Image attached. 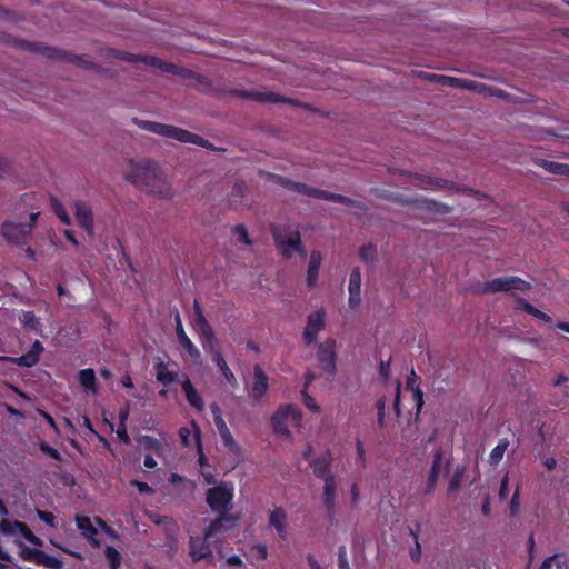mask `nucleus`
<instances>
[{"instance_id":"obj_1","label":"nucleus","mask_w":569,"mask_h":569,"mask_svg":"<svg viewBox=\"0 0 569 569\" xmlns=\"http://www.w3.org/2000/svg\"><path fill=\"white\" fill-rule=\"evenodd\" d=\"M126 179L144 189L148 193L168 198L171 196L170 186L162 178L157 163L152 160H143L132 167Z\"/></svg>"},{"instance_id":"obj_2","label":"nucleus","mask_w":569,"mask_h":569,"mask_svg":"<svg viewBox=\"0 0 569 569\" xmlns=\"http://www.w3.org/2000/svg\"><path fill=\"white\" fill-rule=\"evenodd\" d=\"M132 122L137 124L140 129L156 133L158 136L170 138L182 143H191L200 146L206 149H213L212 143L202 138L201 136H198L191 131L184 130L172 124L142 120L138 118H132Z\"/></svg>"},{"instance_id":"obj_3","label":"nucleus","mask_w":569,"mask_h":569,"mask_svg":"<svg viewBox=\"0 0 569 569\" xmlns=\"http://www.w3.org/2000/svg\"><path fill=\"white\" fill-rule=\"evenodd\" d=\"M13 44L22 50L41 53L48 59L64 60L84 68H91L93 66L92 62L86 61L78 54L70 53L56 47L44 46L40 42H30L23 39H14Z\"/></svg>"},{"instance_id":"obj_4","label":"nucleus","mask_w":569,"mask_h":569,"mask_svg":"<svg viewBox=\"0 0 569 569\" xmlns=\"http://www.w3.org/2000/svg\"><path fill=\"white\" fill-rule=\"evenodd\" d=\"M39 212H32L29 221L26 223L7 220L1 224L0 232L10 244L22 247L27 244L28 239L37 223Z\"/></svg>"},{"instance_id":"obj_5","label":"nucleus","mask_w":569,"mask_h":569,"mask_svg":"<svg viewBox=\"0 0 569 569\" xmlns=\"http://www.w3.org/2000/svg\"><path fill=\"white\" fill-rule=\"evenodd\" d=\"M532 288L531 283L517 276L498 277L486 281L481 289V293H496L508 292L513 295V291L526 292Z\"/></svg>"},{"instance_id":"obj_6","label":"nucleus","mask_w":569,"mask_h":569,"mask_svg":"<svg viewBox=\"0 0 569 569\" xmlns=\"http://www.w3.org/2000/svg\"><path fill=\"white\" fill-rule=\"evenodd\" d=\"M233 486L222 482L207 491L206 501L212 511L227 513L232 508Z\"/></svg>"},{"instance_id":"obj_7","label":"nucleus","mask_w":569,"mask_h":569,"mask_svg":"<svg viewBox=\"0 0 569 569\" xmlns=\"http://www.w3.org/2000/svg\"><path fill=\"white\" fill-rule=\"evenodd\" d=\"M273 240L279 253L286 258L290 259L293 257V253L297 252L300 256H306V249L301 242L300 233L295 232L289 236H283L279 231H272Z\"/></svg>"},{"instance_id":"obj_8","label":"nucleus","mask_w":569,"mask_h":569,"mask_svg":"<svg viewBox=\"0 0 569 569\" xmlns=\"http://www.w3.org/2000/svg\"><path fill=\"white\" fill-rule=\"evenodd\" d=\"M19 557L27 562H31L38 566H43L49 569H62L63 562L53 556L47 555L44 551L20 545Z\"/></svg>"},{"instance_id":"obj_9","label":"nucleus","mask_w":569,"mask_h":569,"mask_svg":"<svg viewBox=\"0 0 569 569\" xmlns=\"http://www.w3.org/2000/svg\"><path fill=\"white\" fill-rule=\"evenodd\" d=\"M292 419L299 421L301 419V412L296 405H286L277 409L271 417V425L273 431L279 436H289L290 431L287 427V421Z\"/></svg>"},{"instance_id":"obj_10","label":"nucleus","mask_w":569,"mask_h":569,"mask_svg":"<svg viewBox=\"0 0 569 569\" xmlns=\"http://www.w3.org/2000/svg\"><path fill=\"white\" fill-rule=\"evenodd\" d=\"M230 94L237 98L258 101V102H268V103H288L291 106H298V101L292 98H286L274 92L270 91H257V90H239L232 89L230 90Z\"/></svg>"},{"instance_id":"obj_11","label":"nucleus","mask_w":569,"mask_h":569,"mask_svg":"<svg viewBox=\"0 0 569 569\" xmlns=\"http://www.w3.org/2000/svg\"><path fill=\"white\" fill-rule=\"evenodd\" d=\"M271 178L274 183H277L290 191H293L296 193L307 196V197L313 198V199H320V200H323V198H325L326 190L308 186L307 183H303V182H296L288 178L277 176V174H271Z\"/></svg>"},{"instance_id":"obj_12","label":"nucleus","mask_w":569,"mask_h":569,"mask_svg":"<svg viewBox=\"0 0 569 569\" xmlns=\"http://www.w3.org/2000/svg\"><path fill=\"white\" fill-rule=\"evenodd\" d=\"M326 312L322 308L310 313L307 319V326L303 331V340L306 345H312L318 337V333L323 330L326 326Z\"/></svg>"},{"instance_id":"obj_13","label":"nucleus","mask_w":569,"mask_h":569,"mask_svg":"<svg viewBox=\"0 0 569 569\" xmlns=\"http://www.w3.org/2000/svg\"><path fill=\"white\" fill-rule=\"evenodd\" d=\"M43 345L39 340H36L27 353L20 357H0V360L17 365L19 367L31 368L39 362L40 355L43 352Z\"/></svg>"},{"instance_id":"obj_14","label":"nucleus","mask_w":569,"mask_h":569,"mask_svg":"<svg viewBox=\"0 0 569 569\" xmlns=\"http://www.w3.org/2000/svg\"><path fill=\"white\" fill-rule=\"evenodd\" d=\"M213 537H190V557L193 562L212 557L211 542Z\"/></svg>"},{"instance_id":"obj_15","label":"nucleus","mask_w":569,"mask_h":569,"mask_svg":"<svg viewBox=\"0 0 569 569\" xmlns=\"http://www.w3.org/2000/svg\"><path fill=\"white\" fill-rule=\"evenodd\" d=\"M335 341L329 339L318 347L317 358L322 369L329 375L336 373V352H335Z\"/></svg>"},{"instance_id":"obj_16","label":"nucleus","mask_w":569,"mask_h":569,"mask_svg":"<svg viewBox=\"0 0 569 569\" xmlns=\"http://www.w3.org/2000/svg\"><path fill=\"white\" fill-rule=\"evenodd\" d=\"M288 513L282 507L269 511L268 525L274 529L280 540H287Z\"/></svg>"},{"instance_id":"obj_17","label":"nucleus","mask_w":569,"mask_h":569,"mask_svg":"<svg viewBox=\"0 0 569 569\" xmlns=\"http://www.w3.org/2000/svg\"><path fill=\"white\" fill-rule=\"evenodd\" d=\"M74 216L78 224L88 232L93 233V214L91 207L81 200L74 202Z\"/></svg>"},{"instance_id":"obj_18","label":"nucleus","mask_w":569,"mask_h":569,"mask_svg":"<svg viewBox=\"0 0 569 569\" xmlns=\"http://www.w3.org/2000/svg\"><path fill=\"white\" fill-rule=\"evenodd\" d=\"M269 387V378L260 365L253 367V383L251 397L254 402H259L267 393Z\"/></svg>"},{"instance_id":"obj_19","label":"nucleus","mask_w":569,"mask_h":569,"mask_svg":"<svg viewBox=\"0 0 569 569\" xmlns=\"http://www.w3.org/2000/svg\"><path fill=\"white\" fill-rule=\"evenodd\" d=\"M237 518L232 515L219 513V517L211 521V523L206 528V536L213 537L218 532H224L232 529L236 526Z\"/></svg>"},{"instance_id":"obj_20","label":"nucleus","mask_w":569,"mask_h":569,"mask_svg":"<svg viewBox=\"0 0 569 569\" xmlns=\"http://www.w3.org/2000/svg\"><path fill=\"white\" fill-rule=\"evenodd\" d=\"M442 463H443V450L441 448H438L433 452L432 465H431V468L429 471L428 481H427V486H426V490H425L426 493H431L435 490L438 479H439V476H440V472H441V469H442Z\"/></svg>"},{"instance_id":"obj_21","label":"nucleus","mask_w":569,"mask_h":569,"mask_svg":"<svg viewBox=\"0 0 569 569\" xmlns=\"http://www.w3.org/2000/svg\"><path fill=\"white\" fill-rule=\"evenodd\" d=\"M323 507L330 521L336 512V480L335 477L326 479L323 486Z\"/></svg>"},{"instance_id":"obj_22","label":"nucleus","mask_w":569,"mask_h":569,"mask_svg":"<svg viewBox=\"0 0 569 569\" xmlns=\"http://www.w3.org/2000/svg\"><path fill=\"white\" fill-rule=\"evenodd\" d=\"M78 530L81 536L90 541V543L94 547H99L100 542L96 539L98 535V529L92 523V520L88 516H76L74 518Z\"/></svg>"},{"instance_id":"obj_23","label":"nucleus","mask_w":569,"mask_h":569,"mask_svg":"<svg viewBox=\"0 0 569 569\" xmlns=\"http://www.w3.org/2000/svg\"><path fill=\"white\" fill-rule=\"evenodd\" d=\"M422 78L431 81V82H438L441 86H450L453 88H471L472 81L466 80V79H459L448 76H441L436 73H429V72H422Z\"/></svg>"},{"instance_id":"obj_24","label":"nucleus","mask_w":569,"mask_h":569,"mask_svg":"<svg viewBox=\"0 0 569 569\" xmlns=\"http://www.w3.org/2000/svg\"><path fill=\"white\" fill-rule=\"evenodd\" d=\"M420 377H418L415 371H411V375L407 379V389L412 391V399L415 401L416 407V419H418L419 413L423 406V392L419 387Z\"/></svg>"},{"instance_id":"obj_25","label":"nucleus","mask_w":569,"mask_h":569,"mask_svg":"<svg viewBox=\"0 0 569 569\" xmlns=\"http://www.w3.org/2000/svg\"><path fill=\"white\" fill-rule=\"evenodd\" d=\"M182 390L184 391L188 403L197 409L198 411H202L204 409V402L202 397L198 393L196 388L193 387L190 379L186 376L183 381L181 382Z\"/></svg>"},{"instance_id":"obj_26","label":"nucleus","mask_w":569,"mask_h":569,"mask_svg":"<svg viewBox=\"0 0 569 569\" xmlns=\"http://www.w3.org/2000/svg\"><path fill=\"white\" fill-rule=\"evenodd\" d=\"M407 203L416 204L418 208L437 214H446L451 211V208L448 204L426 198L410 200L407 201Z\"/></svg>"},{"instance_id":"obj_27","label":"nucleus","mask_w":569,"mask_h":569,"mask_svg":"<svg viewBox=\"0 0 569 569\" xmlns=\"http://www.w3.org/2000/svg\"><path fill=\"white\" fill-rule=\"evenodd\" d=\"M310 466L313 470V473L317 478L322 479L326 481V479L333 477L330 473V467H331V457L328 453L325 457H319L310 461Z\"/></svg>"},{"instance_id":"obj_28","label":"nucleus","mask_w":569,"mask_h":569,"mask_svg":"<svg viewBox=\"0 0 569 569\" xmlns=\"http://www.w3.org/2000/svg\"><path fill=\"white\" fill-rule=\"evenodd\" d=\"M321 261L322 256L319 251L315 250L310 253V259L307 269V286L309 288H312L318 280Z\"/></svg>"},{"instance_id":"obj_29","label":"nucleus","mask_w":569,"mask_h":569,"mask_svg":"<svg viewBox=\"0 0 569 569\" xmlns=\"http://www.w3.org/2000/svg\"><path fill=\"white\" fill-rule=\"evenodd\" d=\"M516 303L517 309L543 321L545 323H552V318L548 313L539 310L533 305L528 302L525 298L516 297Z\"/></svg>"},{"instance_id":"obj_30","label":"nucleus","mask_w":569,"mask_h":569,"mask_svg":"<svg viewBox=\"0 0 569 569\" xmlns=\"http://www.w3.org/2000/svg\"><path fill=\"white\" fill-rule=\"evenodd\" d=\"M533 161L537 166L541 167L543 170H546L549 173L569 177V164L568 163L550 161V160H546V159H541V158H537Z\"/></svg>"},{"instance_id":"obj_31","label":"nucleus","mask_w":569,"mask_h":569,"mask_svg":"<svg viewBox=\"0 0 569 569\" xmlns=\"http://www.w3.org/2000/svg\"><path fill=\"white\" fill-rule=\"evenodd\" d=\"M212 361L219 368V370L221 371L222 376L228 381V383H230L231 386H236L237 379H236L233 372L231 371V369L228 367V365L223 358V355L221 353L220 350H213Z\"/></svg>"},{"instance_id":"obj_32","label":"nucleus","mask_w":569,"mask_h":569,"mask_svg":"<svg viewBox=\"0 0 569 569\" xmlns=\"http://www.w3.org/2000/svg\"><path fill=\"white\" fill-rule=\"evenodd\" d=\"M154 369H156L157 380L164 386L171 385L178 378V372L170 371L168 368V365L164 363L163 361L157 362L154 366Z\"/></svg>"},{"instance_id":"obj_33","label":"nucleus","mask_w":569,"mask_h":569,"mask_svg":"<svg viewBox=\"0 0 569 569\" xmlns=\"http://www.w3.org/2000/svg\"><path fill=\"white\" fill-rule=\"evenodd\" d=\"M323 200L336 202V203H341L347 207H351V208H356V209H360V210L366 209V206L359 200H355L349 197H346V196H342L339 193H335V192H330L327 190H326Z\"/></svg>"},{"instance_id":"obj_34","label":"nucleus","mask_w":569,"mask_h":569,"mask_svg":"<svg viewBox=\"0 0 569 569\" xmlns=\"http://www.w3.org/2000/svg\"><path fill=\"white\" fill-rule=\"evenodd\" d=\"M79 383L91 393H97V379L93 369H82L78 373Z\"/></svg>"},{"instance_id":"obj_35","label":"nucleus","mask_w":569,"mask_h":569,"mask_svg":"<svg viewBox=\"0 0 569 569\" xmlns=\"http://www.w3.org/2000/svg\"><path fill=\"white\" fill-rule=\"evenodd\" d=\"M466 471H467V467L465 465L456 466L453 473L448 483V488H447L448 495H455L460 490L461 482H462Z\"/></svg>"},{"instance_id":"obj_36","label":"nucleus","mask_w":569,"mask_h":569,"mask_svg":"<svg viewBox=\"0 0 569 569\" xmlns=\"http://www.w3.org/2000/svg\"><path fill=\"white\" fill-rule=\"evenodd\" d=\"M178 341H179L180 347L188 353V356L191 358V360L194 363L200 362L201 352L187 335H183V336L180 335V338H178Z\"/></svg>"},{"instance_id":"obj_37","label":"nucleus","mask_w":569,"mask_h":569,"mask_svg":"<svg viewBox=\"0 0 569 569\" xmlns=\"http://www.w3.org/2000/svg\"><path fill=\"white\" fill-rule=\"evenodd\" d=\"M509 445L510 442L507 438L499 439L497 446L490 452L489 461L492 466H498L501 462Z\"/></svg>"},{"instance_id":"obj_38","label":"nucleus","mask_w":569,"mask_h":569,"mask_svg":"<svg viewBox=\"0 0 569 569\" xmlns=\"http://www.w3.org/2000/svg\"><path fill=\"white\" fill-rule=\"evenodd\" d=\"M198 333L200 336V341L204 349H209L212 355L213 350H219L216 346V336L211 326L198 330Z\"/></svg>"},{"instance_id":"obj_39","label":"nucleus","mask_w":569,"mask_h":569,"mask_svg":"<svg viewBox=\"0 0 569 569\" xmlns=\"http://www.w3.org/2000/svg\"><path fill=\"white\" fill-rule=\"evenodd\" d=\"M148 66H150L152 68H157L163 72L171 73V74H177V72L179 70V66L171 63V62H166V61H163L157 57H153V56H150L148 58Z\"/></svg>"},{"instance_id":"obj_40","label":"nucleus","mask_w":569,"mask_h":569,"mask_svg":"<svg viewBox=\"0 0 569 569\" xmlns=\"http://www.w3.org/2000/svg\"><path fill=\"white\" fill-rule=\"evenodd\" d=\"M104 556L109 561L110 569H119L122 561L121 553L112 546H107L104 548Z\"/></svg>"},{"instance_id":"obj_41","label":"nucleus","mask_w":569,"mask_h":569,"mask_svg":"<svg viewBox=\"0 0 569 569\" xmlns=\"http://www.w3.org/2000/svg\"><path fill=\"white\" fill-rule=\"evenodd\" d=\"M51 207L53 209V212L59 218V220L63 223L69 226L71 223L70 216L68 214L67 210L64 209L63 204L54 197L51 198Z\"/></svg>"},{"instance_id":"obj_42","label":"nucleus","mask_w":569,"mask_h":569,"mask_svg":"<svg viewBox=\"0 0 569 569\" xmlns=\"http://www.w3.org/2000/svg\"><path fill=\"white\" fill-rule=\"evenodd\" d=\"M114 57L122 61H126V62H130V63L142 62L148 66V58L150 56L134 54V53L127 52V51H117Z\"/></svg>"},{"instance_id":"obj_43","label":"nucleus","mask_w":569,"mask_h":569,"mask_svg":"<svg viewBox=\"0 0 569 569\" xmlns=\"http://www.w3.org/2000/svg\"><path fill=\"white\" fill-rule=\"evenodd\" d=\"M21 323L23 325L24 328L32 331H38L40 327V321L36 317L33 311H23L21 317Z\"/></svg>"},{"instance_id":"obj_44","label":"nucleus","mask_w":569,"mask_h":569,"mask_svg":"<svg viewBox=\"0 0 569 569\" xmlns=\"http://www.w3.org/2000/svg\"><path fill=\"white\" fill-rule=\"evenodd\" d=\"M17 526L27 541L37 547H41L43 545V541L36 536L24 522H17Z\"/></svg>"},{"instance_id":"obj_45","label":"nucleus","mask_w":569,"mask_h":569,"mask_svg":"<svg viewBox=\"0 0 569 569\" xmlns=\"http://www.w3.org/2000/svg\"><path fill=\"white\" fill-rule=\"evenodd\" d=\"M377 256V248L373 243H368L359 249V258L363 262H372Z\"/></svg>"},{"instance_id":"obj_46","label":"nucleus","mask_w":569,"mask_h":569,"mask_svg":"<svg viewBox=\"0 0 569 569\" xmlns=\"http://www.w3.org/2000/svg\"><path fill=\"white\" fill-rule=\"evenodd\" d=\"M348 291L361 292V271L358 267L352 268L350 272Z\"/></svg>"},{"instance_id":"obj_47","label":"nucleus","mask_w":569,"mask_h":569,"mask_svg":"<svg viewBox=\"0 0 569 569\" xmlns=\"http://www.w3.org/2000/svg\"><path fill=\"white\" fill-rule=\"evenodd\" d=\"M221 438V442L223 445V447L231 453H234V455H239L241 449H240V446L237 443V441L234 440L233 436L231 432H228L226 435H221L220 436Z\"/></svg>"},{"instance_id":"obj_48","label":"nucleus","mask_w":569,"mask_h":569,"mask_svg":"<svg viewBox=\"0 0 569 569\" xmlns=\"http://www.w3.org/2000/svg\"><path fill=\"white\" fill-rule=\"evenodd\" d=\"M193 311H194L193 321H194V325L198 327V330H201V329L210 326L202 312V309H201L198 300L193 301Z\"/></svg>"},{"instance_id":"obj_49","label":"nucleus","mask_w":569,"mask_h":569,"mask_svg":"<svg viewBox=\"0 0 569 569\" xmlns=\"http://www.w3.org/2000/svg\"><path fill=\"white\" fill-rule=\"evenodd\" d=\"M142 446H143L144 450H148V451H151L154 453H160L162 450L161 442L152 436H144L142 438Z\"/></svg>"},{"instance_id":"obj_50","label":"nucleus","mask_w":569,"mask_h":569,"mask_svg":"<svg viewBox=\"0 0 569 569\" xmlns=\"http://www.w3.org/2000/svg\"><path fill=\"white\" fill-rule=\"evenodd\" d=\"M232 232L238 236V241L244 244H250V238L247 228L243 224H237L232 228Z\"/></svg>"},{"instance_id":"obj_51","label":"nucleus","mask_w":569,"mask_h":569,"mask_svg":"<svg viewBox=\"0 0 569 569\" xmlns=\"http://www.w3.org/2000/svg\"><path fill=\"white\" fill-rule=\"evenodd\" d=\"M39 449L41 452L51 457L54 460L60 461L62 459L61 453L56 448H53L49 443H47L46 441L40 442Z\"/></svg>"},{"instance_id":"obj_52","label":"nucleus","mask_w":569,"mask_h":569,"mask_svg":"<svg viewBox=\"0 0 569 569\" xmlns=\"http://www.w3.org/2000/svg\"><path fill=\"white\" fill-rule=\"evenodd\" d=\"M540 569H568V568H567V566L565 563H561L559 561L557 556H552V557L547 558L542 562Z\"/></svg>"},{"instance_id":"obj_53","label":"nucleus","mask_w":569,"mask_h":569,"mask_svg":"<svg viewBox=\"0 0 569 569\" xmlns=\"http://www.w3.org/2000/svg\"><path fill=\"white\" fill-rule=\"evenodd\" d=\"M302 401L305 406L312 412H319L320 407L316 403V400L308 393L306 389L301 391Z\"/></svg>"},{"instance_id":"obj_54","label":"nucleus","mask_w":569,"mask_h":569,"mask_svg":"<svg viewBox=\"0 0 569 569\" xmlns=\"http://www.w3.org/2000/svg\"><path fill=\"white\" fill-rule=\"evenodd\" d=\"M432 186L438 189L459 190L458 186L453 181L443 178L435 177Z\"/></svg>"},{"instance_id":"obj_55","label":"nucleus","mask_w":569,"mask_h":569,"mask_svg":"<svg viewBox=\"0 0 569 569\" xmlns=\"http://www.w3.org/2000/svg\"><path fill=\"white\" fill-rule=\"evenodd\" d=\"M37 516L39 517V519L41 521H43L50 528L56 527V517L52 512L37 509Z\"/></svg>"},{"instance_id":"obj_56","label":"nucleus","mask_w":569,"mask_h":569,"mask_svg":"<svg viewBox=\"0 0 569 569\" xmlns=\"http://www.w3.org/2000/svg\"><path fill=\"white\" fill-rule=\"evenodd\" d=\"M338 568L339 569H350L346 546H340L338 549Z\"/></svg>"},{"instance_id":"obj_57","label":"nucleus","mask_w":569,"mask_h":569,"mask_svg":"<svg viewBox=\"0 0 569 569\" xmlns=\"http://www.w3.org/2000/svg\"><path fill=\"white\" fill-rule=\"evenodd\" d=\"M498 496L501 501H505L509 496V476H508V473H506L501 479Z\"/></svg>"},{"instance_id":"obj_58","label":"nucleus","mask_w":569,"mask_h":569,"mask_svg":"<svg viewBox=\"0 0 569 569\" xmlns=\"http://www.w3.org/2000/svg\"><path fill=\"white\" fill-rule=\"evenodd\" d=\"M176 76H179L183 79H198L201 77L200 74L196 73L194 71L183 68V67H179V70Z\"/></svg>"},{"instance_id":"obj_59","label":"nucleus","mask_w":569,"mask_h":569,"mask_svg":"<svg viewBox=\"0 0 569 569\" xmlns=\"http://www.w3.org/2000/svg\"><path fill=\"white\" fill-rule=\"evenodd\" d=\"M253 550L256 551V557L259 560H266L268 557V550L267 547L262 543H258L253 546Z\"/></svg>"},{"instance_id":"obj_60","label":"nucleus","mask_w":569,"mask_h":569,"mask_svg":"<svg viewBox=\"0 0 569 569\" xmlns=\"http://www.w3.org/2000/svg\"><path fill=\"white\" fill-rule=\"evenodd\" d=\"M361 302V292L359 291H349V306L350 308H357Z\"/></svg>"},{"instance_id":"obj_61","label":"nucleus","mask_w":569,"mask_h":569,"mask_svg":"<svg viewBox=\"0 0 569 569\" xmlns=\"http://www.w3.org/2000/svg\"><path fill=\"white\" fill-rule=\"evenodd\" d=\"M174 322H176V333H177V338H180V335H187L184 329H183V325H182V321H181V317H180V313L179 311L176 309L174 310Z\"/></svg>"},{"instance_id":"obj_62","label":"nucleus","mask_w":569,"mask_h":569,"mask_svg":"<svg viewBox=\"0 0 569 569\" xmlns=\"http://www.w3.org/2000/svg\"><path fill=\"white\" fill-rule=\"evenodd\" d=\"M519 487H517L512 498H511V501H510V512L511 515H515L518 509H519V506H520V502H519Z\"/></svg>"},{"instance_id":"obj_63","label":"nucleus","mask_w":569,"mask_h":569,"mask_svg":"<svg viewBox=\"0 0 569 569\" xmlns=\"http://www.w3.org/2000/svg\"><path fill=\"white\" fill-rule=\"evenodd\" d=\"M117 436L120 439V441H122L123 443H129L130 442V437H129V435L127 432L126 425H119L118 426Z\"/></svg>"},{"instance_id":"obj_64","label":"nucleus","mask_w":569,"mask_h":569,"mask_svg":"<svg viewBox=\"0 0 569 569\" xmlns=\"http://www.w3.org/2000/svg\"><path fill=\"white\" fill-rule=\"evenodd\" d=\"M131 485L134 486L140 493H150L152 488L147 483L138 480H132Z\"/></svg>"}]
</instances>
